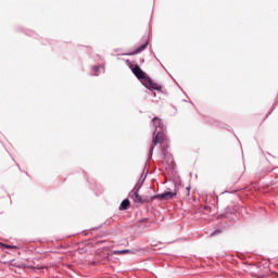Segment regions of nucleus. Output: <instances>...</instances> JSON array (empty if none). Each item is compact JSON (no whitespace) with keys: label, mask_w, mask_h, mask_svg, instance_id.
Masks as SVG:
<instances>
[{"label":"nucleus","mask_w":278,"mask_h":278,"mask_svg":"<svg viewBox=\"0 0 278 278\" xmlns=\"http://www.w3.org/2000/svg\"><path fill=\"white\" fill-rule=\"evenodd\" d=\"M126 64L130 68L132 75H135L138 81H140V84H142V86H144L147 90H150V92L156 91L161 94H166V92H164L162 85L155 83L153 78H151V76H149V74H147V72H144L138 63L135 64V67H131V61L127 59Z\"/></svg>","instance_id":"nucleus-1"},{"label":"nucleus","mask_w":278,"mask_h":278,"mask_svg":"<svg viewBox=\"0 0 278 278\" xmlns=\"http://www.w3.org/2000/svg\"><path fill=\"white\" fill-rule=\"evenodd\" d=\"M152 125L154 127V131H153L152 146L150 147V150L148 153V160H151V157H153V151H155V147H157L159 144H162V138L166 136V125H164V119L160 118L159 116H154L152 118Z\"/></svg>","instance_id":"nucleus-2"},{"label":"nucleus","mask_w":278,"mask_h":278,"mask_svg":"<svg viewBox=\"0 0 278 278\" xmlns=\"http://www.w3.org/2000/svg\"><path fill=\"white\" fill-rule=\"evenodd\" d=\"M155 199H159V201H172V199H177V191L167 188V190L162 193L151 195V201H155Z\"/></svg>","instance_id":"nucleus-3"},{"label":"nucleus","mask_w":278,"mask_h":278,"mask_svg":"<svg viewBox=\"0 0 278 278\" xmlns=\"http://www.w3.org/2000/svg\"><path fill=\"white\" fill-rule=\"evenodd\" d=\"M141 42H143L141 46H139L137 49H135L134 51L130 52H126L123 53L122 55H138L139 53H142V51H144L147 49V47H149L150 42H149V34H144L141 38Z\"/></svg>","instance_id":"nucleus-4"},{"label":"nucleus","mask_w":278,"mask_h":278,"mask_svg":"<svg viewBox=\"0 0 278 278\" xmlns=\"http://www.w3.org/2000/svg\"><path fill=\"white\" fill-rule=\"evenodd\" d=\"M130 198L132 199L134 203H149L153 201L151 200V197L140 195V193H131Z\"/></svg>","instance_id":"nucleus-5"},{"label":"nucleus","mask_w":278,"mask_h":278,"mask_svg":"<svg viewBox=\"0 0 278 278\" xmlns=\"http://www.w3.org/2000/svg\"><path fill=\"white\" fill-rule=\"evenodd\" d=\"M236 214H238V208H236L233 205H229L225 208L224 217L229 218L230 220H236Z\"/></svg>","instance_id":"nucleus-6"},{"label":"nucleus","mask_w":278,"mask_h":278,"mask_svg":"<svg viewBox=\"0 0 278 278\" xmlns=\"http://www.w3.org/2000/svg\"><path fill=\"white\" fill-rule=\"evenodd\" d=\"M161 154L163 156V160H166L167 164H170V162H175V159H173V154H168V147L163 146Z\"/></svg>","instance_id":"nucleus-7"},{"label":"nucleus","mask_w":278,"mask_h":278,"mask_svg":"<svg viewBox=\"0 0 278 278\" xmlns=\"http://www.w3.org/2000/svg\"><path fill=\"white\" fill-rule=\"evenodd\" d=\"M131 207V201L129 199H124L119 204V212H126V210H129Z\"/></svg>","instance_id":"nucleus-8"},{"label":"nucleus","mask_w":278,"mask_h":278,"mask_svg":"<svg viewBox=\"0 0 278 278\" xmlns=\"http://www.w3.org/2000/svg\"><path fill=\"white\" fill-rule=\"evenodd\" d=\"M0 249L1 251H16V249H18V245L0 242Z\"/></svg>","instance_id":"nucleus-9"},{"label":"nucleus","mask_w":278,"mask_h":278,"mask_svg":"<svg viewBox=\"0 0 278 278\" xmlns=\"http://www.w3.org/2000/svg\"><path fill=\"white\" fill-rule=\"evenodd\" d=\"M127 253H136V250L124 249V250H113L112 255H127Z\"/></svg>","instance_id":"nucleus-10"},{"label":"nucleus","mask_w":278,"mask_h":278,"mask_svg":"<svg viewBox=\"0 0 278 278\" xmlns=\"http://www.w3.org/2000/svg\"><path fill=\"white\" fill-rule=\"evenodd\" d=\"M101 68H105V65L99 64L91 66L92 77H99V72L101 71Z\"/></svg>","instance_id":"nucleus-11"},{"label":"nucleus","mask_w":278,"mask_h":278,"mask_svg":"<svg viewBox=\"0 0 278 278\" xmlns=\"http://www.w3.org/2000/svg\"><path fill=\"white\" fill-rule=\"evenodd\" d=\"M15 31H17V33L23 31L26 36H36V33H34L33 30H27V29L23 28L22 26H16Z\"/></svg>","instance_id":"nucleus-12"},{"label":"nucleus","mask_w":278,"mask_h":278,"mask_svg":"<svg viewBox=\"0 0 278 278\" xmlns=\"http://www.w3.org/2000/svg\"><path fill=\"white\" fill-rule=\"evenodd\" d=\"M147 175H149V172H146V174L144 173L141 174L137 182L139 186H144V181H147Z\"/></svg>","instance_id":"nucleus-13"},{"label":"nucleus","mask_w":278,"mask_h":278,"mask_svg":"<svg viewBox=\"0 0 278 278\" xmlns=\"http://www.w3.org/2000/svg\"><path fill=\"white\" fill-rule=\"evenodd\" d=\"M113 220H114V217H111V218L106 219L103 224L99 225L98 227L91 228V230L101 229V227H103V225H112Z\"/></svg>","instance_id":"nucleus-14"},{"label":"nucleus","mask_w":278,"mask_h":278,"mask_svg":"<svg viewBox=\"0 0 278 278\" xmlns=\"http://www.w3.org/2000/svg\"><path fill=\"white\" fill-rule=\"evenodd\" d=\"M141 188H142V185L136 184L131 190V194H139Z\"/></svg>","instance_id":"nucleus-15"},{"label":"nucleus","mask_w":278,"mask_h":278,"mask_svg":"<svg viewBox=\"0 0 278 278\" xmlns=\"http://www.w3.org/2000/svg\"><path fill=\"white\" fill-rule=\"evenodd\" d=\"M201 210H202L203 214H210V213L212 212V206H210V205H203V206L201 207Z\"/></svg>","instance_id":"nucleus-16"},{"label":"nucleus","mask_w":278,"mask_h":278,"mask_svg":"<svg viewBox=\"0 0 278 278\" xmlns=\"http://www.w3.org/2000/svg\"><path fill=\"white\" fill-rule=\"evenodd\" d=\"M220 233H223V229L217 228L211 232V237L218 236Z\"/></svg>","instance_id":"nucleus-17"},{"label":"nucleus","mask_w":278,"mask_h":278,"mask_svg":"<svg viewBox=\"0 0 278 278\" xmlns=\"http://www.w3.org/2000/svg\"><path fill=\"white\" fill-rule=\"evenodd\" d=\"M10 266H13V268H21V265H18V263H15L14 260L10 261Z\"/></svg>","instance_id":"nucleus-18"},{"label":"nucleus","mask_w":278,"mask_h":278,"mask_svg":"<svg viewBox=\"0 0 278 278\" xmlns=\"http://www.w3.org/2000/svg\"><path fill=\"white\" fill-rule=\"evenodd\" d=\"M139 224L141 223H149V217H143L141 219L138 220Z\"/></svg>","instance_id":"nucleus-19"},{"label":"nucleus","mask_w":278,"mask_h":278,"mask_svg":"<svg viewBox=\"0 0 278 278\" xmlns=\"http://www.w3.org/2000/svg\"><path fill=\"white\" fill-rule=\"evenodd\" d=\"M190 190H191V187H187V195H190Z\"/></svg>","instance_id":"nucleus-20"},{"label":"nucleus","mask_w":278,"mask_h":278,"mask_svg":"<svg viewBox=\"0 0 278 278\" xmlns=\"http://www.w3.org/2000/svg\"><path fill=\"white\" fill-rule=\"evenodd\" d=\"M140 64H144V58L139 59Z\"/></svg>","instance_id":"nucleus-21"},{"label":"nucleus","mask_w":278,"mask_h":278,"mask_svg":"<svg viewBox=\"0 0 278 278\" xmlns=\"http://www.w3.org/2000/svg\"><path fill=\"white\" fill-rule=\"evenodd\" d=\"M15 164L18 167V170H21V173H23V169H21V165H18V163H16V162H15Z\"/></svg>","instance_id":"nucleus-22"},{"label":"nucleus","mask_w":278,"mask_h":278,"mask_svg":"<svg viewBox=\"0 0 278 278\" xmlns=\"http://www.w3.org/2000/svg\"><path fill=\"white\" fill-rule=\"evenodd\" d=\"M264 175H266V172H263L260 177H264Z\"/></svg>","instance_id":"nucleus-23"},{"label":"nucleus","mask_w":278,"mask_h":278,"mask_svg":"<svg viewBox=\"0 0 278 278\" xmlns=\"http://www.w3.org/2000/svg\"><path fill=\"white\" fill-rule=\"evenodd\" d=\"M229 193H230L229 191L222 192V194H229Z\"/></svg>","instance_id":"nucleus-24"},{"label":"nucleus","mask_w":278,"mask_h":278,"mask_svg":"<svg viewBox=\"0 0 278 278\" xmlns=\"http://www.w3.org/2000/svg\"><path fill=\"white\" fill-rule=\"evenodd\" d=\"M47 42L51 43V41H49V40H46V42H42V45H47Z\"/></svg>","instance_id":"nucleus-25"},{"label":"nucleus","mask_w":278,"mask_h":278,"mask_svg":"<svg viewBox=\"0 0 278 278\" xmlns=\"http://www.w3.org/2000/svg\"><path fill=\"white\" fill-rule=\"evenodd\" d=\"M266 173H273V170L271 169H266Z\"/></svg>","instance_id":"nucleus-26"},{"label":"nucleus","mask_w":278,"mask_h":278,"mask_svg":"<svg viewBox=\"0 0 278 278\" xmlns=\"http://www.w3.org/2000/svg\"><path fill=\"white\" fill-rule=\"evenodd\" d=\"M154 58H155V60H157V62H160V60L157 59V56L154 54Z\"/></svg>","instance_id":"nucleus-27"},{"label":"nucleus","mask_w":278,"mask_h":278,"mask_svg":"<svg viewBox=\"0 0 278 278\" xmlns=\"http://www.w3.org/2000/svg\"><path fill=\"white\" fill-rule=\"evenodd\" d=\"M97 58H99L101 60V55L98 54Z\"/></svg>","instance_id":"nucleus-28"},{"label":"nucleus","mask_w":278,"mask_h":278,"mask_svg":"<svg viewBox=\"0 0 278 278\" xmlns=\"http://www.w3.org/2000/svg\"><path fill=\"white\" fill-rule=\"evenodd\" d=\"M185 103H187L188 101L187 100H182Z\"/></svg>","instance_id":"nucleus-29"},{"label":"nucleus","mask_w":278,"mask_h":278,"mask_svg":"<svg viewBox=\"0 0 278 278\" xmlns=\"http://www.w3.org/2000/svg\"><path fill=\"white\" fill-rule=\"evenodd\" d=\"M174 83L177 84V80L174 79Z\"/></svg>","instance_id":"nucleus-30"}]
</instances>
